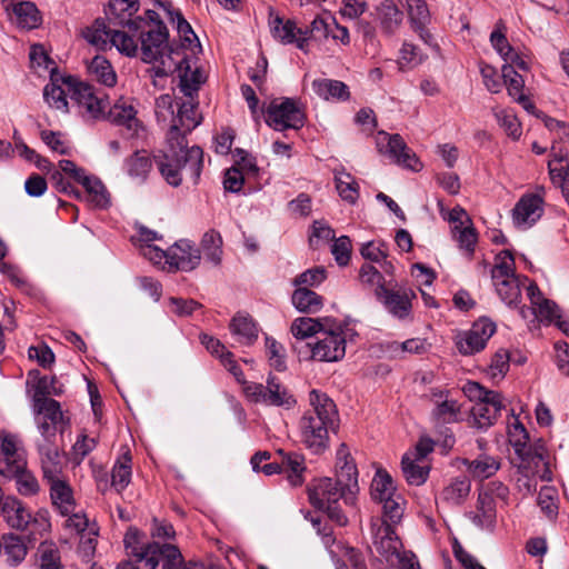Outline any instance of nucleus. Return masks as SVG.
<instances>
[{"label": "nucleus", "mask_w": 569, "mask_h": 569, "mask_svg": "<svg viewBox=\"0 0 569 569\" xmlns=\"http://www.w3.org/2000/svg\"><path fill=\"white\" fill-rule=\"evenodd\" d=\"M548 170L551 181L561 188L562 196L569 204V166L563 170L562 167H552L551 161H549Z\"/></svg>", "instance_id": "64"}, {"label": "nucleus", "mask_w": 569, "mask_h": 569, "mask_svg": "<svg viewBox=\"0 0 569 569\" xmlns=\"http://www.w3.org/2000/svg\"><path fill=\"white\" fill-rule=\"evenodd\" d=\"M169 31L166 24H157V28H150L141 32V52L142 60L151 63L161 58L168 49Z\"/></svg>", "instance_id": "15"}, {"label": "nucleus", "mask_w": 569, "mask_h": 569, "mask_svg": "<svg viewBox=\"0 0 569 569\" xmlns=\"http://www.w3.org/2000/svg\"><path fill=\"white\" fill-rule=\"evenodd\" d=\"M17 24L22 29H33L40 23L39 10L32 2H19L13 6Z\"/></svg>", "instance_id": "47"}, {"label": "nucleus", "mask_w": 569, "mask_h": 569, "mask_svg": "<svg viewBox=\"0 0 569 569\" xmlns=\"http://www.w3.org/2000/svg\"><path fill=\"white\" fill-rule=\"evenodd\" d=\"M52 505L62 516H68L74 510L76 501L73 490L66 479H57L48 482Z\"/></svg>", "instance_id": "24"}, {"label": "nucleus", "mask_w": 569, "mask_h": 569, "mask_svg": "<svg viewBox=\"0 0 569 569\" xmlns=\"http://www.w3.org/2000/svg\"><path fill=\"white\" fill-rule=\"evenodd\" d=\"M230 331L242 345H252L258 338V329L249 315L238 312L230 322Z\"/></svg>", "instance_id": "30"}, {"label": "nucleus", "mask_w": 569, "mask_h": 569, "mask_svg": "<svg viewBox=\"0 0 569 569\" xmlns=\"http://www.w3.org/2000/svg\"><path fill=\"white\" fill-rule=\"evenodd\" d=\"M248 400L267 406L291 408L297 403L296 398L286 386L274 376H269L267 385L250 382L243 387Z\"/></svg>", "instance_id": "6"}, {"label": "nucleus", "mask_w": 569, "mask_h": 569, "mask_svg": "<svg viewBox=\"0 0 569 569\" xmlns=\"http://www.w3.org/2000/svg\"><path fill=\"white\" fill-rule=\"evenodd\" d=\"M124 546L129 558L121 561L116 569H157L159 566L162 551L159 542H131L127 537Z\"/></svg>", "instance_id": "9"}, {"label": "nucleus", "mask_w": 569, "mask_h": 569, "mask_svg": "<svg viewBox=\"0 0 569 569\" xmlns=\"http://www.w3.org/2000/svg\"><path fill=\"white\" fill-rule=\"evenodd\" d=\"M110 42L121 53H124L128 57H134L138 52L137 41L129 34H127L124 31H120V30L113 31Z\"/></svg>", "instance_id": "63"}, {"label": "nucleus", "mask_w": 569, "mask_h": 569, "mask_svg": "<svg viewBox=\"0 0 569 569\" xmlns=\"http://www.w3.org/2000/svg\"><path fill=\"white\" fill-rule=\"evenodd\" d=\"M309 400L321 427H335L339 421L336 403L326 393L315 389L310 391Z\"/></svg>", "instance_id": "22"}, {"label": "nucleus", "mask_w": 569, "mask_h": 569, "mask_svg": "<svg viewBox=\"0 0 569 569\" xmlns=\"http://www.w3.org/2000/svg\"><path fill=\"white\" fill-rule=\"evenodd\" d=\"M358 489V470L345 443L337 450V479L321 478L308 488L310 503L328 513L339 526L348 523L339 500L352 503Z\"/></svg>", "instance_id": "2"}, {"label": "nucleus", "mask_w": 569, "mask_h": 569, "mask_svg": "<svg viewBox=\"0 0 569 569\" xmlns=\"http://www.w3.org/2000/svg\"><path fill=\"white\" fill-rule=\"evenodd\" d=\"M161 558H164L162 569H204L199 563H184L180 550L171 543L162 545Z\"/></svg>", "instance_id": "49"}, {"label": "nucleus", "mask_w": 569, "mask_h": 569, "mask_svg": "<svg viewBox=\"0 0 569 569\" xmlns=\"http://www.w3.org/2000/svg\"><path fill=\"white\" fill-rule=\"evenodd\" d=\"M468 471L476 478L487 479L500 469V461L491 456L481 455L475 460H466Z\"/></svg>", "instance_id": "44"}, {"label": "nucleus", "mask_w": 569, "mask_h": 569, "mask_svg": "<svg viewBox=\"0 0 569 569\" xmlns=\"http://www.w3.org/2000/svg\"><path fill=\"white\" fill-rule=\"evenodd\" d=\"M346 355V337L343 329L335 321L322 332L312 347V357L319 361L335 362Z\"/></svg>", "instance_id": "10"}, {"label": "nucleus", "mask_w": 569, "mask_h": 569, "mask_svg": "<svg viewBox=\"0 0 569 569\" xmlns=\"http://www.w3.org/2000/svg\"><path fill=\"white\" fill-rule=\"evenodd\" d=\"M471 483L466 477L453 479L448 486L443 488L440 493V499L450 506L461 505L470 493Z\"/></svg>", "instance_id": "34"}, {"label": "nucleus", "mask_w": 569, "mask_h": 569, "mask_svg": "<svg viewBox=\"0 0 569 569\" xmlns=\"http://www.w3.org/2000/svg\"><path fill=\"white\" fill-rule=\"evenodd\" d=\"M336 189L342 200L355 204L359 198V186L356 179L343 168L335 170Z\"/></svg>", "instance_id": "39"}, {"label": "nucleus", "mask_w": 569, "mask_h": 569, "mask_svg": "<svg viewBox=\"0 0 569 569\" xmlns=\"http://www.w3.org/2000/svg\"><path fill=\"white\" fill-rule=\"evenodd\" d=\"M269 26L272 37L283 44H292L298 34H308V30L297 28L292 20L283 21L272 9L269 11Z\"/></svg>", "instance_id": "25"}, {"label": "nucleus", "mask_w": 569, "mask_h": 569, "mask_svg": "<svg viewBox=\"0 0 569 569\" xmlns=\"http://www.w3.org/2000/svg\"><path fill=\"white\" fill-rule=\"evenodd\" d=\"M501 72L508 94L513 99L521 96L525 88L523 78L510 64H503Z\"/></svg>", "instance_id": "60"}, {"label": "nucleus", "mask_w": 569, "mask_h": 569, "mask_svg": "<svg viewBox=\"0 0 569 569\" xmlns=\"http://www.w3.org/2000/svg\"><path fill=\"white\" fill-rule=\"evenodd\" d=\"M496 332V325L488 318H480L469 330L456 337V347L462 356H472L483 350Z\"/></svg>", "instance_id": "11"}, {"label": "nucleus", "mask_w": 569, "mask_h": 569, "mask_svg": "<svg viewBox=\"0 0 569 569\" xmlns=\"http://www.w3.org/2000/svg\"><path fill=\"white\" fill-rule=\"evenodd\" d=\"M510 367V355L506 349H499L492 356L491 361L486 370L487 375L493 380H501L508 372Z\"/></svg>", "instance_id": "56"}, {"label": "nucleus", "mask_w": 569, "mask_h": 569, "mask_svg": "<svg viewBox=\"0 0 569 569\" xmlns=\"http://www.w3.org/2000/svg\"><path fill=\"white\" fill-rule=\"evenodd\" d=\"M198 102H182L167 133V150L154 157L163 179L172 187H179L183 179L198 183L203 168V151L198 146L188 147L187 134L200 124L197 114Z\"/></svg>", "instance_id": "1"}, {"label": "nucleus", "mask_w": 569, "mask_h": 569, "mask_svg": "<svg viewBox=\"0 0 569 569\" xmlns=\"http://www.w3.org/2000/svg\"><path fill=\"white\" fill-rule=\"evenodd\" d=\"M301 440L315 453L323 451L328 446V429H300Z\"/></svg>", "instance_id": "55"}, {"label": "nucleus", "mask_w": 569, "mask_h": 569, "mask_svg": "<svg viewBox=\"0 0 569 569\" xmlns=\"http://www.w3.org/2000/svg\"><path fill=\"white\" fill-rule=\"evenodd\" d=\"M8 479L14 480L18 493L23 497H33L40 491L39 481L33 472L28 469V462Z\"/></svg>", "instance_id": "40"}, {"label": "nucleus", "mask_w": 569, "mask_h": 569, "mask_svg": "<svg viewBox=\"0 0 569 569\" xmlns=\"http://www.w3.org/2000/svg\"><path fill=\"white\" fill-rule=\"evenodd\" d=\"M0 453L16 455L18 458H27L22 440L17 433L6 429L0 430Z\"/></svg>", "instance_id": "54"}, {"label": "nucleus", "mask_w": 569, "mask_h": 569, "mask_svg": "<svg viewBox=\"0 0 569 569\" xmlns=\"http://www.w3.org/2000/svg\"><path fill=\"white\" fill-rule=\"evenodd\" d=\"M528 311L533 313L536 318H538L540 321L550 322L558 317L557 305L546 298L541 302H539L535 308L529 309L526 307H521L519 309V313L523 319L528 317Z\"/></svg>", "instance_id": "59"}, {"label": "nucleus", "mask_w": 569, "mask_h": 569, "mask_svg": "<svg viewBox=\"0 0 569 569\" xmlns=\"http://www.w3.org/2000/svg\"><path fill=\"white\" fill-rule=\"evenodd\" d=\"M543 213V198L540 194H525L512 210L517 226H532Z\"/></svg>", "instance_id": "16"}, {"label": "nucleus", "mask_w": 569, "mask_h": 569, "mask_svg": "<svg viewBox=\"0 0 569 569\" xmlns=\"http://www.w3.org/2000/svg\"><path fill=\"white\" fill-rule=\"evenodd\" d=\"M508 440L522 463H533L536 467L541 463L545 471L540 478L551 480V471L547 468L545 442L540 438L532 439L528 429H508Z\"/></svg>", "instance_id": "4"}, {"label": "nucleus", "mask_w": 569, "mask_h": 569, "mask_svg": "<svg viewBox=\"0 0 569 569\" xmlns=\"http://www.w3.org/2000/svg\"><path fill=\"white\" fill-rule=\"evenodd\" d=\"M3 507H6L3 511L7 512V522L12 528L24 530L30 525L38 523V520L32 519L31 513L17 499H12V506L10 510H8V503H6Z\"/></svg>", "instance_id": "45"}, {"label": "nucleus", "mask_w": 569, "mask_h": 569, "mask_svg": "<svg viewBox=\"0 0 569 569\" xmlns=\"http://www.w3.org/2000/svg\"><path fill=\"white\" fill-rule=\"evenodd\" d=\"M327 278V271L323 267H315L306 270L293 280V284L305 288L319 286Z\"/></svg>", "instance_id": "62"}, {"label": "nucleus", "mask_w": 569, "mask_h": 569, "mask_svg": "<svg viewBox=\"0 0 569 569\" xmlns=\"http://www.w3.org/2000/svg\"><path fill=\"white\" fill-rule=\"evenodd\" d=\"M222 238L221 234L211 229L207 231L201 240V248L206 259H208L214 266H218L221 261L222 254Z\"/></svg>", "instance_id": "48"}, {"label": "nucleus", "mask_w": 569, "mask_h": 569, "mask_svg": "<svg viewBox=\"0 0 569 569\" xmlns=\"http://www.w3.org/2000/svg\"><path fill=\"white\" fill-rule=\"evenodd\" d=\"M451 232L457 239L460 249H463L467 254L471 257L475 252V247L478 241V234L473 226H453Z\"/></svg>", "instance_id": "53"}, {"label": "nucleus", "mask_w": 569, "mask_h": 569, "mask_svg": "<svg viewBox=\"0 0 569 569\" xmlns=\"http://www.w3.org/2000/svg\"><path fill=\"white\" fill-rule=\"evenodd\" d=\"M132 478V457L129 449H126L114 461L111 469V488L117 493L130 485Z\"/></svg>", "instance_id": "28"}, {"label": "nucleus", "mask_w": 569, "mask_h": 569, "mask_svg": "<svg viewBox=\"0 0 569 569\" xmlns=\"http://www.w3.org/2000/svg\"><path fill=\"white\" fill-rule=\"evenodd\" d=\"M200 260V250L187 240H180L167 250L168 271H191L199 266Z\"/></svg>", "instance_id": "13"}, {"label": "nucleus", "mask_w": 569, "mask_h": 569, "mask_svg": "<svg viewBox=\"0 0 569 569\" xmlns=\"http://www.w3.org/2000/svg\"><path fill=\"white\" fill-rule=\"evenodd\" d=\"M88 68L90 73L96 77L100 83L107 87H113L117 83V74L111 63L104 57L96 56Z\"/></svg>", "instance_id": "46"}, {"label": "nucleus", "mask_w": 569, "mask_h": 569, "mask_svg": "<svg viewBox=\"0 0 569 569\" xmlns=\"http://www.w3.org/2000/svg\"><path fill=\"white\" fill-rule=\"evenodd\" d=\"M0 545L1 555L6 557L8 563L16 566L24 560L28 548L21 537L13 533L4 535Z\"/></svg>", "instance_id": "31"}, {"label": "nucleus", "mask_w": 569, "mask_h": 569, "mask_svg": "<svg viewBox=\"0 0 569 569\" xmlns=\"http://www.w3.org/2000/svg\"><path fill=\"white\" fill-rule=\"evenodd\" d=\"M382 505L383 517L381 520H386L387 522L395 525L400 521L403 515V499L399 493L380 501Z\"/></svg>", "instance_id": "58"}, {"label": "nucleus", "mask_w": 569, "mask_h": 569, "mask_svg": "<svg viewBox=\"0 0 569 569\" xmlns=\"http://www.w3.org/2000/svg\"><path fill=\"white\" fill-rule=\"evenodd\" d=\"M377 299L396 318L405 319L411 312V300L416 297L410 289L393 290L388 287H380L375 290Z\"/></svg>", "instance_id": "14"}, {"label": "nucleus", "mask_w": 569, "mask_h": 569, "mask_svg": "<svg viewBox=\"0 0 569 569\" xmlns=\"http://www.w3.org/2000/svg\"><path fill=\"white\" fill-rule=\"evenodd\" d=\"M282 472L286 473L289 483L292 487H299L303 483L306 471L305 459L298 453H287L281 462Z\"/></svg>", "instance_id": "42"}, {"label": "nucleus", "mask_w": 569, "mask_h": 569, "mask_svg": "<svg viewBox=\"0 0 569 569\" xmlns=\"http://www.w3.org/2000/svg\"><path fill=\"white\" fill-rule=\"evenodd\" d=\"M266 123L276 131L299 130L306 116L298 102L291 98L273 99L266 110Z\"/></svg>", "instance_id": "5"}, {"label": "nucleus", "mask_w": 569, "mask_h": 569, "mask_svg": "<svg viewBox=\"0 0 569 569\" xmlns=\"http://www.w3.org/2000/svg\"><path fill=\"white\" fill-rule=\"evenodd\" d=\"M61 80L68 88L71 101L78 106L83 117L98 119L103 114V99L96 94L91 84L79 81L72 76L62 77Z\"/></svg>", "instance_id": "8"}, {"label": "nucleus", "mask_w": 569, "mask_h": 569, "mask_svg": "<svg viewBox=\"0 0 569 569\" xmlns=\"http://www.w3.org/2000/svg\"><path fill=\"white\" fill-rule=\"evenodd\" d=\"M501 300L509 307H517L521 300V280L518 276L492 280Z\"/></svg>", "instance_id": "35"}, {"label": "nucleus", "mask_w": 569, "mask_h": 569, "mask_svg": "<svg viewBox=\"0 0 569 569\" xmlns=\"http://www.w3.org/2000/svg\"><path fill=\"white\" fill-rule=\"evenodd\" d=\"M372 542L379 555L387 561L399 559L402 543L391 523L381 519L371 521Z\"/></svg>", "instance_id": "12"}, {"label": "nucleus", "mask_w": 569, "mask_h": 569, "mask_svg": "<svg viewBox=\"0 0 569 569\" xmlns=\"http://www.w3.org/2000/svg\"><path fill=\"white\" fill-rule=\"evenodd\" d=\"M80 183L86 190V198L89 203L99 209H104L109 206V193L98 178L86 176Z\"/></svg>", "instance_id": "37"}, {"label": "nucleus", "mask_w": 569, "mask_h": 569, "mask_svg": "<svg viewBox=\"0 0 569 569\" xmlns=\"http://www.w3.org/2000/svg\"><path fill=\"white\" fill-rule=\"evenodd\" d=\"M106 119L114 126L124 127L132 134L137 133L141 126L134 107L122 98L117 100L109 109Z\"/></svg>", "instance_id": "18"}, {"label": "nucleus", "mask_w": 569, "mask_h": 569, "mask_svg": "<svg viewBox=\"0 0 569 569\" xmlns=\"http://www.w3.org/2000/svg\"><path fill=\"white\" fill-rule=\"evenodd\" d=\"M437 440L422 436L413 447L407 451L401 459V470L406 481L411 486L423 485L430 472V465L425 461L427 456L431 453Z\"/></svg>", "instance_id": "3"}, {"label": "nucleus", "mask_w": 569, "mask_h": 569, "mask_svg": "<svg viewBox=\"0 0 569 569\" xmlns=\"http://www.w3.org/2000/svg\"><path fill=\"white\" fill-rule=\"evenodd\" d=\"M60 81L61 84L59 83V79L51 76V81L46 84L43 89V98L50 107L68 112L69 108L67 97L69 96V92L67 86L62 83L61 79Z\"/></svg>", "instance_id": "38"}, {"label": "nucleus", "mask_w": 569, "mask_h": 569, "mask_svg": "<svg viewBox=\"0 0 569 569\" xmlns=\"http://www.w3.org/2000/svg\"><path fill=\"white\" fill-rule=\"evenodd\" d=\"M515 258L510 250H502L495 258V266L491 270L492 280L508 279L516 277Z\"/></svg>", "instance_id": "50"}, {"label": "nucleus", "mask_w": 569, "mask_h": 569, "mask_svg": "<svg viewBox=\"0 0 569 569\" xmlns=\"http://www.w3.org/2000/svg\"><path fill=\"white\" fill-rule=\"evenodd\" d=\"M375 17L381 31L388 37L395 34L403 21V12L393 0H383L376 8Z\"/></svg>", "instance_id": "20"}, {"label": "nucleus", "mask_w": 569, "mask_h": 569, "mask_svg": "<svg viewBox=\"0 0 569 569\" xmlns=\"http://www.w3.org/2000/svg\"><path fill=\"white\" fill-rule=\"evenodd\" d=\"M139 0H110L109 2V21L121 27H128L131 31L139 30V18L131 20L130 18L139 10Z\"/></svg>", "instance_id": "17"}, {"label": "nucleus", "mask_w": 569, "mask_h": 569, "mask_svg": "<svg viewBox=\"0 0 569 569\" xmlns=\"http://www.w3.org/2000/svg\"><path fill=\"white\" fill-rule=\"evenodd\" d=\"M387 152L398 164L405 168L413 171H419L422 168L416 153L408 148L400 134L389 136Z\"/></svg>", "instance_id": "21"}, {"label": "nucleus", "mask_w": 569, "mask_h": 569, "mask_svg": "<svg viewBox=\"0 0 569 569\" xmlns=\"http://www.w3.org/2000/svg\"><path fill=\"white\" fill-rule=\"evenodd\" d=\"M176 69L179 71V88L184 96L193 99L197 96L200 84L204 81L199 68L191 70L189 60L183 56L177 63Z\"/></svg>", "instance_id": "26"}, {"label": "nucleus", "mask_w": 569, "mask_h": 569, "mask_svg": "<svg viewBox=\"0 0 569 569\" xmlns=\"http://www.w3.org/2000/svg\"><path fill=\"white\" fill-rule=\"evenodd\" d=\"M295 308L303 313H316L323 306V298L309 288L298 287L291 297Z\"/></svg>", "instance_id": "32"}, {"label": "nucleus", "mask_w": 569, "mask_h": 569, "mask_svg": "<svg viewBox=\"0 0 569 569\" xmlns=\"http://www.w3.org/2000/svg\"><path fill=\"white\" fill-rule=\"evenodd\" d=\"M49 395H51V391L49 390L48 378H39L33 390L32 408L36 415L43 417L44 422L41 427H49V423L53 427L70 425L68 411H63L60 402L49 398Z\"/></svg>", "instance_id": "7"}, {"label": "nucleus", "mask_w": 569, "mask_h": 569, "mask_svg": "<svg viewBox=\"0 0 569 569\" xmlns=\"http://www.w3.org/2000/svg\"><path fill=\"white\" fill-rule=\"evenodd\" d=\"M40 569H66L61 563L59 549L53 543L42 542L39 547Z\"/></svg>", "instance_id": "57"}, {"label": "nucleus", "mask_w": 569, "mask_h": 569, "mask_svg": "<svg viewBox=\"0 0 569 569\" xmlns=\"http://www.w3.org/2000/svg\"><path fill=\"white\" fill-rule=\"evenodd\" d=\"M471 522L482 529L492 530L496 525L497 512L496 502L490 493L479 492L475 511L468 513Z\"/></svg>", "instance_id": "19"}, {"label": "nucleus", "mask_w": 569, "mask_h": 569, "mask_svg": "<svg viewBox=\"0 0 569 569\" xmlns=\"http://www.w3.org/2000/svg\"><path fill=\"white\" fill-rule=\"evenodd\" d=\"M312 89L316 94L323 100L336 99L346 101L350 97L348 86L339 80L316 79L312 82Z\"/></svg>", "instance_id": "29"}, {"label": "nucleus", "mask_w": 569, "mask_h": 569, "mask_svg": "<svg viewBox=\"0 0 569 569\" xmlns=\"http://www.w3.org/2000/svg\"><path fill=\"white\" fill-rule=\"evenodd\" d=\"M408 7L409 19L412 29L418 32L421 40L430 44L432 36L427 30L426 26L430 21V14L427 3L423 0H406Z\"/></svg>", "instance_id": "27"}, {"label": "nucleus", "mask_w": 569, "mask_h": 569, "mask_svg": "<svg viewBox=\"0 0 569 569\" xmlns=\"http://www.w3.org/2000/svg\"><path fill=\"white\" fill-rule=\"evenodd\" d=\"M433 417L440 423H458L460 421V406L456 400L445 399L437 405Z\"/></svg>", "instance_id": "52"}, {"label": "nucleus", "mask_w": 569, "mask_h": 569, "mask_svg": "<svg viewBox=\"0 0 569 569\" xmlns=\"http://www.w3.org/2000/svg\"><path fill=\"white\" fill-rule=\"evenodd\" d=\"M172 22L177 23L178 33L182 40V47L188 48L193 54L201 51V44L190 23L184 19L182 13L177 11H169Z\"/></svg>", "instance_id": "41"}, {"label": "nucleus", "mask_w": 569, "mask_h": 569, "mask_svg": "<svg viewBox=\"0 0 569 569\" xmlns=\"http://www.w3.org/2000/svg\"><path fill=\"white\" fill-rule=\"evenodd\" d=\"M333 320L330 318L313 319L301 317L296 319L291 325V332L298 339H306L316 333H320L331 323Z\"/></svg>", "instance_id": "36"}, {"label": "nucleus", "mask_w": 569, "mask_h": 569, "mask_svg": "<svg viewBox=\"0 0 569 569\" xmlns=\"http://www.w3.org/2000/svg\"><path fill=\"white\" fill-rule=\"evenodd\" d=\"M493 114L500 127H502L506 130L508 136L515 139L521 136L520 123L518 122L517 117L511 110L495 108Z\"/></svg>", "instance_id": "61"}, {"label": "nucleus", "mask_w": 569, "mask_h": 569, "mask_svg": "<svg viewBox=\"0 0 569 569\" xmlns=\"http://www.w3.org/2000/svg\"><path fill=\"white\" fill-rule=\"evenodd\" d=\"M124 168L129 177L143 181L152 168V160L146 150H138L124 160Z\"/></svg>", "instance_id": "33"}, {"label": "nucleus", "mask_w": 569, "mask_h": 569, "mask_svg": "<svg viewBox=\"0 0 569 569\" xmlns=\"http://www.w3.org/2000/svg\"><path fill=\"white\" fill-rule=\"evenodd\" d=\"M371 497L375 501H383L397 492L391 476L382 469H378L371 481Z\"/></svg>", "instance_id": "43"}, {"label": "nucleus", "mask_w": 569, "mask_h": 569, "mask_svg": "<svg viewBox=\"0 0 569 569\" xmlns=\"http://www.w3.org/2000/svg\"><path fill=\"white\" fill-rule=\"evenodd\" d=\"M40 457L43 478L48 482L62 479L66 459L59 449L54 446H42L40 447Z\"/></svg>", "instance_id": "23"}, {"label": "nucleus", "mask_w": 569, "mask_h": 569, "mask_svg": "<svg viewBox=\"0 0 569 569\" xmlns=\"http://www.w3.org/2000/svg\"><path fill=\"white\" fill-rule=\"evenodd\" d=\"M537 503L549 519H555L558 515L557 489L552 486H543L538 493Z\"/></svg>", "instance_id": "51"}]
</instances>
